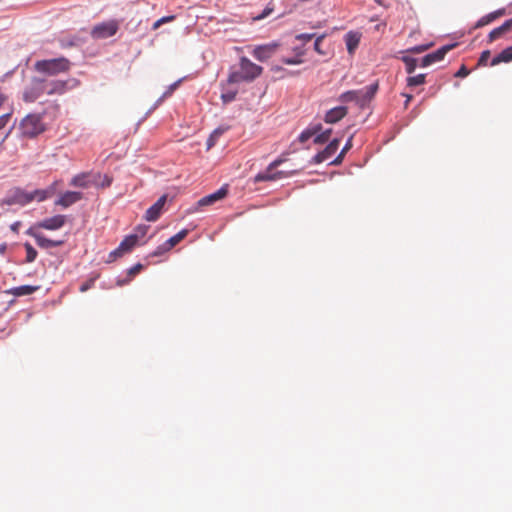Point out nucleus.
<instances>
[{
    "instance_id": "nucleus-1",
    "label": "nucleus",
    "mask_w": 512,
    "mask_h": 512,
    "mask_svg": "<svg viewBox=\"0 0 512 512\" xmlns=\"http://www.w3.org/2000/svg\"><path fill=\"white\" fill-rule=\"evenodd\" d=\"M263 72V68L247 57L243 56L239 60V69L231 71L228 76V82L231 84L241 82H252Z\"/></svg>"
},
{
    "instance_id": "nucleus-2",
    "label": "nucleus",
    "mask_w": 512,
    "mask_h": 512,
    "mask_svg": "<svg viewBox=\"0 0 512 512\" xmlns=\"http://www.w3.org/2000/svg\"><path fill=\"white\" fill-rule=\"evenodd\" d=\"M71 67V63L67 58H55L48 60H41L35 63V69L40 72L50 76H55L59 73H64L69 71Z\"/></svg>"
},
{
    "instance_id": "nucleus-3",
    "label": "nucleus",
    "mask_w": 512,
    "mask_h": 512,
    "mask_svg": "<svg viewBox=\"0 0 512 512\" xmlns=\"http://www.w3.org/2000/svg\"><path fill=\"white\" fill-rule=\"evenodd\" d=\"M45 126L41 116L37 114L27 115L20 123V131L23 136L28 138L36 137L44 132Z\"/></svg>"
},
{
    "instance_id": "nucleus-4",
    "label": "nucleus",
    "mask_w": 512,
    "mask_h": 512,
    "mask_svg": "<svg viewBox=\"0 0 512 512\" xmlns=\"http://www.w3.org/2000/svg\"><path fill=\"white\" fill-rule=\"evenodd\" d=\"M119 29L116 20H109L95 25L91 30V36L94 39H106L114 36Z\"/></svg>"
},
{
    "instance_id": "nucleus-5",
    "label": "nucleus",
    "mask_w": 512,
    "mask_h": 512,
    "mask_svg": "<svg viewBox=\"0 0 512 512\" xmlns=\"http://www.w3.org/2000/svg\"><path fill=\"white\" fill-rule=\"evenodd\" d=\"M279 43L271 42L263 45L255 46L252 50V55L260 62L270 59L278 50Z\"/></svg>"
},
{
    "instance_id": "nucleus-6",
    "label": "nucleus",
    "mask_w": 512,
    "mask_h": 512,
    "mask_svg": "<svg viewBox=\"0 0 512 512\" xmlns=\"http://www.w3.org/2000/svg\"><path fill=\"white\" fill-rule=\"evenodd\" d=\"M43 94H45L44 80L35 78L31 81V84L24 90L23 99L26 102H34Z\"/></svg>"
},
{
    "instance_id": "nucleus-7",
    "label": "nucleus",
    "mask_w": 512,
    "mask_h": 512,
    "mask_svg": "<svg viewBox=\"0 0 512 512\" xmlns=\"http://www.w3.org/2000/svg\"><path fill=\"white\" fill-rule=\"evenodd\" d=\"M26 234L33 237L36 241V244L44 249L59 247L64 244L63 240H52L46 238L44 235L38 232V228L33 226L26 231Z\"/></svg>"
},
{
    "instance_id": "nucleus-8",
    "label": "nucleus",
    "mask_w": 512,
    "mask_h": 512,
    "mask_svg": "<svg viewBox=\"0 0 512 512\" xmlns=\"http://www.w3.org/2000/svg\"><path fill=\"white\" fill-rule=\"evenodd\" d=\"M3 202L7 205L19 204L24 206L32 202V198L29 196V192L21 188H14L8 193Z\"/></svg>"
},
{
    "instance_id": "nucleus-9",
    "label": "nucleus",
    "mask_w": 512,
    "mask_h": 512,
    "mask_svg": "<svg viewBox=\"0 0 512 512\" xmlns=\"http://www.w3.org/2000/svg\"><path fill=\"white\" fill-rule=\"evenodd\" d=\"M65 215H55L50 218L43 219L42 221L37 222L33 225L38 229H46V230H58L62 228L66 223Z\"/></svg>"
},
{
    "instance_id": "nucleus-10",
    "label": "nucleus",
    "mask_w": 512,
    "mask_h": 512,
    "mask_svg": "<svg viewBox=\"0 0 512 512\" xmlns=\"http://www.w3.org/2000/svg\"><path fill=\"white\" fill-rule=\"evenodd\" d=\"M340 145L339 139H333L322 151L317 153L313 159L312 162L314 164H320L322 162H325L329 160L338 150Z\"/></svg>"
},
{
    "instance_id": "nucleus-11",
    "label": "nucleus",
    "mask_w": 512,
    "mask_h": 512,
    "mask_svg": "<svg viewBox=\"0 0 512 512\" xmlns=\"http://www.w3.org/2000/svg\"><path fill=\"white\" fill-rule=\"evenodd\" d=\"M456 45L457 44L445 45V46L439 48L438 50L425 55L422 58L421 66L426 67V66L431 65L432 63L441 61L445 57L447 52H449L451 49H453Z\"/></svg>"
},
{
    "instance_id": "nucleus-12",
    "label": "nucleus",
    "mask_w": 512,
    "mask_h": 512,
    "mask_svg": "<svg viewBox=\"0 0 512 512\" xmlns=\"http://www.w3.org/2000/svg\"><path fill=\"white\" fill-rule=\"evenodd\" d=\"M167 201V195H162L145 213V220L154 222L159 219L163 212L164 205Z\"/></svg>"
},
{
    "instance_id": "nucleus-13",
    "label": "nucleus",
    "mask_w": 512,
    "mask_h": 512,
    "mask_svg": "<svg viewBox=\"0 0 512 512\" xmlns=\"http://www.w3.org/2000/svg\"><path fill=\"white\" fill-rule=\"evenodd\" d=\"M379 89V84L378 82H375L373 84H370L366 87H364L363 89H360V90H357V92L359 93L358 96V105L360 107H365L375 96V94L377 93Z\"/></svg>"
},
{
    "instance_id": "nucleus-14",
    "label": "nucleus",
    "mask_w": 512,
    "mask_h": 512,
    "mask_svg": "<svg viewBox=\"0 0 512 512\" xmlns=\"http://www.w3.org/2000/svg\"><path fill=\"white\" fill-rule=\"evenodd\" d=\"M68 82L62 80H44V92L46 95H61L68 89Z\"/></svg>"
},
{
    "instance_id": "nucleus-15",
    "label": "nucleus",
    "mask_w": 512,
    "mask_h": 512,
    "mask_svg": "<svg viewBox=\"0 0 512 512\" xmlns=\"http://www.w3.org/2000/svg\"><path fill=\"white\" fill-rule=\"evenodd\" d=\"M83 198V194L77 191H66L56 200L55 205L68 208Z\"/></svg>"
},
{
    "instance_id": "nucleus-16",
    "label": "nucleus",
    "mask_w": 512,
    "mask_h": 512,
    "mask_svg": "<svg viewBox=\"0 0 512 512\" xmlns=\"http://www.w3.org/2000/svg\"><path fill=\"white\" fill-rule=\"evenodd\" d=\"M228 194V188L227 186H222L220 189H218L216 192L209 194L205 197H202L198 202L197 205L199 207H205L214 204L215 202L222 200L225 198Z\"/></svg>"
},
{
    "instance_id": "nucleus-17",
    "label": "nucleus",
    "mask_w": 512,
    "mask_h": 512,
    "mask_svg": "<svg viewBox=\"0 0 512 512\" xmlns=\"http://www.w3.org/2000/svg\"><path fill=\"white\" fill-rule=\"evenodd\" d=\"M280 163V160L272 162L265 172L259 173L255 176L254 181L257 183L262 181H272L281 178L283 176L282 172H273V169L276 168Z\"/></svg>"
},
{
    "instance_id": "nucleus-18",
    "label": "nucleus",
    "mask_w": 512,
    "mask_h": 512,
    "mask_svg": "<svg viewBox=\"0 0 512 512\" xmlns=\"http://www.w3.org/2000/svg\"><path fill=\"white\" fill-rule=\"evenodd\" d=\"M347 113L348 110L344 106L334 107L326 113L324 120L326 123L333 124L343 119Z\"/></svg>"
},
{
    "instance_id": "nucleus-19",
    "label": "nucleus",
    "mask_w": 512,
    "mask_h": 512,
    "mask_svg": "<svg viewBox=\"0 0 512 512\" xmlns=\"http://www.w3.org/2000/svg\"><path fill=\"white\" fill-rule=\"evenodd\" d=\"M512 29V19L506 20L501 26L494 28L488 35L490 43L502 37L505 33Z\"/></svg>"
},
{
    "instance_id": "nucleus-20",
    "label": "nucleus",
    "mask_w": 512,
    "mask_h": 512,
    "mask_svg": "<svg viewBox=\"0 0 512 512\" xmlns=\"http://www.w3.org/2000/svg\"><path fill=\"white\" fill-rule=\"evenodd\" d=\"M138 239V234L128 235L121 241L118 247L121 250V252H124L125 254L129 253L137 245Z\"/></svg>"
},
{
    "instance_id": "nucleus-21",
    "label": "nucleus",
    "mask_w": 512,
    "mask_h": 512,
    "mask_svg": "<svg viewBox=\"0 0 512 512\" xmlns=\"http://www.w3.org/2000/svg\"><path fill=\"white\" fill-rule=\"evenodd\" d=\"M512 61V46H509L502 50L498 55H496L491 63L490 66H496L500 63H509Z\"/></svg>"
},
{
    "instance_id": "nucleus-22",
    "label": "nucleus",
    "mask_w": 512,
    "mask_h": 512,
    "mask_svg": "<svg viewBox=\"0 0 512 512\" xmlns=\"http://www.w3.org/2000/svg\"><path fill=\"white\" fill-rule=\"evenodd\" d=\"M55 185L56 182L49 189H37L34 190L33 192H29V196L32 198V201L37 200L38 202H42L49 198L50 196H52V194L54 193Z\"/></svg>"
},
{
    "instance_id": "nucleus-23",
    "label": "nucleus",
    "mask_w": 512,
    "mask_h": 512,
    "mask_svg": "<svg viewBox=\"0 0 512 512\" xmlns=\"http://www.w3.org/2000/svg\"><path fill=\"white\" fill-rule=\"evenodd\" d=\"M345 42L348 52L352 54L359 45L360 34L352 31L348 32L345 35Z\"/></svg>"
},
{
    "instance_id": "nucleus-24",
    "label": "nucleus",
    "mask_w": 512,
    "mask_h": 512,
    "mask_svg": "<svg viewBox=\"0 0 512 512\" xmlns=\"http://www.w3.org/2000/svg\"><path fill=\"white\" fill-rule=\"evenodd\" d=\"M38 289H39V286L23 285V286H18V287H14V288L10 289L8 291V293L13 296H16V297H21V296L30 295V294L36 292Z\"/></svg>"
},
{
    "instance_id": "nucleus-25",
    "label": "nucleus",
    "mask_w": 512,
    "mask_h": 512,
    "mask_svg": "<svg viewBox=\"0 0 512 512\" xmlns=\"http://www.w3.org/2000/svg\"><path fill=\"white\" fill-rule=\"evenodd\" d=\"M187 234H188V231L186 229L179 231L177 234L170 237L165 242V247L163 248V250L164 251L171 250L174 246H176L179 242H181L187 236Z\"/></svg>"
},
{
    "instance_id": "nucleus-26",
    "label": "nucleus",
    "mask_w": 512,
    "mask_h": 512,
    "mask_svg": "<svg viewBox=\"0 0 512 512\" xmlns=\"http://www.w3.org/2000/svg\"><path fill=\"white\" fill-rule=\"evenodd\" d=\"M321 124H317L313 127H309L307 129H305L304 131H302V133L299 135V141L301 143H305L307 140H309L311 137H313L314 135H316L317 133H319L321 131Z\"/></svg>"
},
{
    "instance_id": "nucleus-27",
    "label": "nucleus",
    "mask_w": 512,
    "mask_h": 512,
    "mask_svg": "<svg viewBox=\"0 0 512 512\" xmlns=\"http://www.w3.org/2000/svg\"><path fill=\"white\" fill-rule=\"evenodd\" d=\"M352 139L353 137L350 136L338 156L329 163L330 165H340L343 162L345 154L352 148Z\"/></svg>"
},
{
    "instance_id": "nucleus-28",
    "label": "nucleus",
    "mask_w": 512,
    "mask_h": 512,
    "mask_svg": "<svg viewBox=\"0 0 512 512\" xmlns=\"http://www.w3.org/2000/svg\"><path fill=\"white\" fill-rule=\"evenodd\" d=\"M88 174H78L74 176L70 182V185L75 187L87 188L89 186V181L87 180Z\"/></svg>"
},
{
    "instance_id": "nucleus-29",
    "label": "nucleus",
    "mask_w": 512,
    "mask_h": 512,
    "mask_svg": "<svg viewBox=\"0 0 512 512\" xmlns=\"http://www.w3.org/2000/svg\"><path fill=\"white\" fill-rule=\"evenodd\" d=\"M225 131L226 128L222 127L215 129L207 140V149L212 148L216 144L217 140L224 134Z\"/></svg>"
},
{
    "instance_id": "nucleus-30",
    "label": "nucleus",
    "mask_w": 512,
    "mask_h": 512,
    "mask_svg": "<svg viewBox=\"0 0 512 512\" xmlns=\"http://www.w3.org/2000/svg\"><path fill=\"white\" fill-rule=\"evenodd\" d=\"M425 77H426L425 74H419V75H416V76L408 77L407 78V85L409 87H414V86L422 85V84L425 83Z\"/></svg>"
},
{
    "instance_id": "nucleus-31",
    "label": "nucleus",
    "mask_w": 512,
    "mask_h": 512,
    "mask_svg": "<svg viewBox=\"0 0 512 512\" xmlns=\"http://www.w3.org/2000/svg\"><path fill=\"white\" fill-rule=\"evenodd\" d=\"M24 248L26 250V262L31 263L35 261L37 257V251L33 248V246L30 243L26 242L24 244Z\"/></svg>"
},
{
    "instance_id": "nucleus-32",
    "label": "nucleus",
    "mask_w": 512,
    "mask_h": 512,
    "mask_svg": "<svg viewBox=\"0 0 512 512\" xmlns=\"http://www.w3.org/2000/svg\"><path fill=\"white\" fill-rule=\"evenodd\" d=\"M331 133H332L331 129H327L319 134L317 133L314 138V143L323 144V143L327 142L331 136Z\"/></svg>"
},
{
    "instance_id": "nucleus-33",
    "label": "nucleus",
    "mask_w": 512,
    "mask_h": 512,
    "mask_svg": "<svg viewBox=\"0 0 512 512\" xmlns=\"http://www.w3.org/2000/svg\"><path fill=\"white\" fill-rule=\"evenodd\" d=\"M358 94L357 90L347 91L341 95V100L343 102L354 101L358 104Z\"/></svg>"
},
{
    "instance_id": "nucleus-34",
    "label": "nucleus",
    "mask_w": 512,
    "mask_h": 512,
    "mask_svg": "<svg viewBox=\"0 0 512 512\" xmlns=\"http://www.w3.org/2000/svg\"><path fill=\"white\" fill-rule=\"evenodd\" d=\"M403 61L406 64L407 73L412 74L415 71L416 66H417L416 59L409 58V57H403Z\"/></svg>"
},
{
    "instance_id": "nucleus-35",
    "label": "nucleus",
    "mask_w": 512,
    "mask_h": 512,
    "mask_svg": "<svg viewBox=\"0 0 512 512\" xmlns=\"http://www.w3.org/2000/svg\"><path fill=\"white\" fill-rule=\"evenodd\" d=\"M494 21V18H493V15H491V13L481 17L477 23L475 24V28H481L485 25H488L489 23L493 22Z\"/></svg>"
},
{
    "instance_id": "nucleus-36",
    "label": "nucleus",
    "mask_w": 512,
    "mask_h": 512,
    "mask_svg": "<svg viewBox=\"0 0 512 512\" xmlns=\"http://www.w3.org/2000/svg\"><path fill=\"white\" fill-rule=\"evenodd\" d=\"M123 255H125L124 252H121V250L119 249V247H117L115 250L111 251L108 255V258L106 260L107 263H111V262H114L117 258H120L122 257Z\"/></svg>"
},
{
    "instance_id": "nucleus-37",
    "label": "nucleus",
    "mask_w": 512,
    "mask_h": 512,
    "mask_svg": "<svg viewBox=\"0 0 512 512\" xmlns=\"http://www.w3.org/2000/svg\"><path fill=\"white\" fill-rule=\"evenodd\" d=\"M175 19V16L174 15H171V16H164L160 19H158L157 21L154 22L152 28L153 30H156L158 29L162 24L164 23H168V22H171Z\"/></svg>"
},
{
    "instance_id": "nucleus-38",
    "label": "nucleus",
    "mask_w": 512,
    "mask_h": 512,
    "mask_svg": "<svg viewBox=\"0 0 512 512\" xmlns=\"http://www.w3.org/2000/svg\"><path fill=\"white\" fill-rule=\"evenodd\" d=\"M143 269V265L140 264V263H137L136 265H134L133 267H131L130 269H128L127 271V276L132 279L133 277H135L137 274H139Z\"/></svg>"
},
{
    "instance_id": "nucleus-39",
    "label": "nucleus",
    "mask_w": 512,
    "mask_h": 512,
    "mask_svg": "<svg viewBox=\"0 0 512 512\" xmlns=\"http://www.w3.org/2000/svg\"><path fill=\"white\" fill-rule=\"evenodd\" d=\"M101 181H95V185H100L101 187H109L112 183V178L108 175L100 176L98 175Z\"/></svg>"
},
{
    "instance_id": "nucleus-40",
    "label": "nucleus",
    "mask_w": 512,
    "mask_h": 512,
    "mask_svg": "<svg viewBox=\"0 0 512 512\" xmlns=\"http://www.w3.org/2000/svg\"><path fill=\"white\" fill-rule=\"evenodd\" d=\"M281 61L284 63V64H287V65H297V64H301L303 63V59L302 58H299L297 56H294L292 58H289V57H283L281 59Z\"/></svg>"
},
{
    "instance_id": "nucleus-41",
    "label": "nucleus",
    "mask_w": 512,
    "mask_h": 512,
    "mask_svg": "<svg viewBox=\"0 0 512 512\" xmlns=\"http://www.w3.org/2000/svg\"><path fill=\"white\" fill-rule=\"evenodd\" d=\"M490 51L489 50H485L481 53L480 57H479V60H478V65L479 66H486L487 65V62L490 58Z\"/></svg>"
},
{
    "instance_id": "nucleus-42",
    "label": "nucleus",
    "mask_w": 512,
    "mask_h": 512,
    "mask_svg": "<svg viewBox=\"0 0 512 512\" xmlns=\"http://www.w3.org/2000/svg\"><path fill=\"white\" fill-rule=\"evenodd\" d=\"M94 283H95L94 279H89L86 282L82 283L80 286V292L84 293V292L88 291L89 289H91L94 286Z\"/></svg>"
},
{
    "instance_id": "nucleus-43",
    "label": "nucleus",
    "mask_w": 512,
    "mask_h": 512,
    "mask_svg": "<svg viewBox=\"0 0 512 512\" xmlns=\"http://www.w3.org/2000/svg\"><path fill=\"white\" fill-rule=\"evenodd\" d=\"M325 38V35H320L316 38L315 42H314V49L317 53L323 55L324 52L321 50V47H320V44L321 42L323 41V39Z\"/></svg>"
},
{
    "instance_id": "nucleus-44",
    "label": "nucleus",
    "mask_w": 512,
    "mask_h": 512,
    "mask_svg": "<svg viewBox=\"0 0 512 512\" xmlns=\"http://www.w3.org/2000/svg\"><path fill=\"white\" fill-rule=\"evenodd\" d=\"M11 118V113H5L0 116V130L4 129Z\"/></svg>"
},
{
    "instance_id": "nucleus-45",
    "label": "nucleus",
    "mask_w": 512,
    "mask_h": 512,
    "mask_svg": "<svg viewBox=\"0 0 512 512\" xmlns=\"http://www.w3.org/2000/svg\"><path fill=\"white\" fill-rule=\"evenodd\" d=\"M235 96H236V91H228L226 93H223L222 94V99L224 102H231L235 99Z\"/></svg>"
},
{
    "instance_id": "nucleus-46",
    "label": "nucleus",
    "mask_w": 512,
    "mask_h": 512,
    "mask_svg": "<svg viewBox=\"0 0 512 512\" xmlns=\"http://www.w3.org/2000/svg\"><path fill=\"white\" fill-rule=\"evenodd\" d=\"M314 37V34H307V33H304V34H298L296 36V40H299V41H303L304 43H307L309 41H311Z\"/></svg>"
},
{
    "instance_id": "nucleus-47",
    "label": "nucleus",
    "mask_w": 512,
    "mask_h": 512,
    "mask_svg": "<svg viewBox=\"0 0 512 512\" xmlns=\"http://www.w3.org/2000/svg\"><path fill=\"white\" fill-rule=\"evenodd\" d=\"M469 73L470 71L464 65H462L460 69L456 72L455 77L464 78L468 76Z\"/></svg>"
},
{
    "instance_id": "nucleus-48",
    "label": "nucleus",
    "mask_w": 512,
    "mask_h": 512,
    "mask_svg": "<svg viewBox=\"0 0 512 512\" xmlns=\"http://www.w3.org/2000/svg\"><path fill=\"white\" fill-rule=\"evenodd\" d=\"M180 83V81H177L175 83H173L172 85H170L167 89V91L163 94V97H167V96H170L173 91L178 87V84Z\"/></svg>"
},
{
    "instance_id": "nucleus-49",
    "label": "nucleus",
    "mask_w": 512,
    "mask_h": 512,
    "mask_svg": "<svg viewBox=\"0 0 512 512\" xmlns=\"http://www.w3.org/2000/svg\"><path fill=\"white\" fill-rule=\"evenodd\" d=\"M272 11H273V9H272V8L267 7V8H265V9L263 10V12H262L260 15H258L255 19H257V20L264 19V18H266L268 15H270V13H271Z\"/></svg>"
},
{
    "instance_id": "nucleus-50",
    "label": "nucleus",
    "mask_w": 512,
    "mask_h": 512,
    "mask_svg": "<svg viewBox=\"0 0 512 512\" xmlns=\"http://www.w3.org/2000/svg\"><path fill=\"white\" fill-rule=\"evenodd\" d=\"M506 10L504 8L498 9L494 12H491V15H493L494 20L498 19L499 17L505 15Z\"/></svg>"
},
{
    "instance_id": "nucleus-51",
    "label": "nucleus",
    "mask_w": 512,
    "mask_h": 512,
    "mask_svg": "<svg viewBox=\"0 0 512 512\" xmlns=\"http://www.w3.org/2000/svg\"><path fill=\"white\" fill-rule=\"evenodd\" d=\"M295 56L302 58L305 54V49L303 47H294L293 48Z\"/></svg>"
},
{
    "instance_id": "nucleus-52",
    "label": "nucleus",
    "mask_w": 512,
    "mask_h": 512,
    "mask_svg": "<svg viewBox=\"0 0 512 512\" xmlns=\"http://www.w3.org/2000/svg\"><path fill=\"white\" fill-rule=\"evenodd\" d=\"M164 247H165V243H163L162 245L157 247V249L151 254V256H160V255L166 253L167 251L163 250Z\"/></svg>"
},
{
    "instance_id": "nucleus-53",
    "label": "nucleus",
    "mask_w": 512,
    "mask_h": 512,
    "mask_svg": "<svg viewBox=\"0 0 512 512\" xmlns=\"http://www.w3.org/2000/svg\"><path fill=\"white\" fill-rule=\"evenodd\" d=\"M130 281H131V279L127 276L124 279H118L117 280V285L118 286H124V285L128 284Z\"/></svg>"
},
{
    "instance_id": "nucleus-54",
    "label": "nucleus",
    "mask_w": 512,
    "mask_h": 512,
    "mask_svg": "<svg viewBox=\"0 0 512 512\" xmlns=\"http://www.w3.org/2000/svg\"><path fill=\"white\" fill-rule=\"evenodd\" d=\"M19 225H20V222H16V223L12 224L11 230L14 232H18Z\"/></svg>"
},
{
    "instance_id": "nucleus-55",
    "label": "nucleus",
    "mask_w": 512,
    "mask_h": 512,
    "mask_svg": "<svg viewBox=\"0 0 512 512\" xmlns=\"http://www.w3.org/2000/svg\"><path fill=\"white\" fill-rule=\"evenodd\" d=\"M403 96H405V97H406L405 107H407V106H408V104H409V102H410V101H411V99H412V95H410V94H403Z\"/></svg>"
},
{
    "instance_id": "nucleus-56",
    "label": "nucleus",
    "mask_w": 512,
    "mask_h": 512,
    "mask_svg": "<svg viewBox=\"0 0 512 512\" xmlns=\"http://www.w3.org/2000/svg\"><path fill=\"white\" fill-rule=\"evenodd\" d=\"M7 245L6 243H3L0 245V254H4L6 252Z\"/></svg>"
},
{
    "instance_id": "nucleus-57",
    "label": "nucleus",
    "mask_w": 512,
    "mask_h": 512,
    "mask_svg": "<svg viewBox=\"0 0 512 512\" xmlns=\"http://www.w3.org/2000/svg\"><path fill=\"white\" fill-rule=\"evenodd\" d=\"M282 70H283V68H282V67H280V66H278V65H274V66L272 67V71H274V72H280V71H282Z\"/></svg>"
},
{
    "instance_id": "nucleus-58",
    "label": "nucleus",
    "mask_w": 512,
    "mask_h": 512,
    "mask_svg": "<svg viewBox=\"0 0 512 512\" xmlns=\"http://www.w3.org/2000/svg\"><path fill=\"white\" fill-rule=\"evenodd\" d=\"M7 97L3 94H0V107L3 105V103L6 101Z\"/></svg>"
},
{
    "instance_id": "nucleus-59",
    "label": "nucleus",
    "mask_w": 512,
    "mask_h": 512,
    "mask_svg": "<svg viewBox=\"0 0 512 512\" xmlns=\"http://www.w3.org/2000/svg\"><path fill=\"white\" fill-rule=\"evenodd\" d=\"M137 231L143 236L146 233V228L145 227H138Z\"/></svg>"
},
{
    "instance_id": "nucleus-60",
    "label": "nucleus",
    "mask_w": 512,
    "mask_h": 512,
    "mask_svg": "<svg viewBox=\"0 0 512 512\" xmlns=\"http://www.w3.org/2000/svg\"><path fill=\"white\" fill-rule=\"evenodd\" d=\"M8 134H9V133H6V134H5V137L3 138V141L8 137Z\"/></svg>"
}]
</instances>
